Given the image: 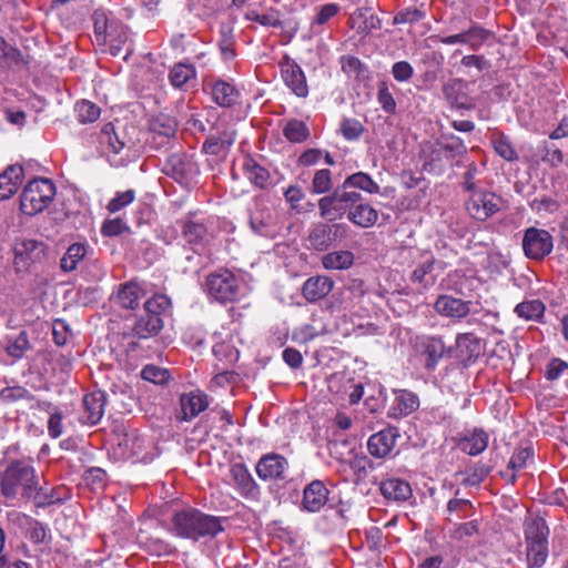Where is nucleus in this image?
Returning a JSON list of instances; mask_svg holds the SVG:
<instances>
[{
    "mask_svg": "<svg viewBox=\"0 0 568 568\" xmlns=\"http://www.w3.org/2000/svg\"><path fill=\"white\" fill-rule=\"evenodd\" d=\"M465 205L473 219L484 222L500 210L501 199L491 192L474 191Z\"/></svg>",
    "mask_w": 568,
    "mask_h": 568,
    "instance_id": "1a4fd4ad",
    "label": "nucleus"
},
{
    "mask_svg": "<svg viewBox=\"0 0 568 568\" xmlns=\"http://www.w3.org/2000/svg\"><path fill=\"white\" fill-rule=\"evenodd\" d=\"M162 171L183 186H191L200 174L193 156L184 152H174L169 155Z\"/></svg>",
    "mask_w": 568,
    "mask_h": 568,
    "instance_id": "0eeeda50",
    "label": "nucleus"
},
{
    "mask_svg": "<svg viewBox=\"0 0 568 568\" xmlns=\"http://www.w3.org/2000/svg\"><path fill=\"white\" fill-rule=\"evenodd\" d=\"M308 241L313 248L324 251L328 248L333 241V226L326 223H318L312 227L308 234Z\"/></svg>",
    "mask_w": 568,
    "mask_h": 568,
    "instance_id": "f704fd0d",
    "label": "nucleus"
},
{
    "mask_svg": "<svg viewBox=\"0 0 568 568\" xmlns=\"http://www.w3.org/2000/svg\"><path fill=\"white\" fill-rule=\"evenodd\" d=\"M469 305L470 302H465L460 298L443 294L435 301L434 310L440 316L448 317L454 321H460L469 314Z\"/></svg>",
    "mask_w": 568,
    "mask_h": 568,
    "instance_id": "2eb2a0df",
    "label": "nucleus"
},
{
    "mask_svg": "<svg viewBox=\"0 0 568 568\" xmlns=\"http://www.w3.org/2000/svg\"><path fill=\"white\" fill-rule=\"evenodd\" d=\"M126 225L122 219L105 220L102 224L101 232L105 236H118L126 230Z\"/></svg>",
    "mask_w": 568,
    "mask_h": 568,
    "instance_id": "774afa93",
    "label": "nucleus"
},
{
    "mask_svg": "<svg viewBox=\"0 0 568 568\" xmlns=\"http://www.w3.org/2000/svg\"><path fill=\"white\" fill-rule=\"evenodd\" d=\"M521 244L528 258L540 261L551 253L554 239L548 231L532 226L525 231Z\"/></svg>",
    "mask_w": 568,
    "mask_h": 568,
    "instance_id": "6e6552de",
    "label": "nucleus"
},
{
    "mask_svg": "<svg viewBox=\"0 0 568 568\" xmlns=\"http://www.w3.org/2000/svg\"><path fill=\"white\" fill-rule=\"evenodd\" d=\"M288 468V462L282 455L266 454L263 455L255 467L258 478L263 481H275L285 478Z\"/></svg>",
    "mask_w": 568,
    "mask_h": 568,
    "instance_id": "9b49d317",
    "label": "nucleus"
},
{
    "mask_svg": "<svg viewBox=\"0 0 568 568\" xmlns=\"http://www.w3.org/2000/svg\"><path fill=\"white\" fill-rule=\"evenodd\" d=\"M434 266L435 258L432 255L425 256L412 272L410 281L425 290L432 287L436 283V276L433 273Z\"/></svg>",
    "mask_w": 568,
    "mask_h": 568,
    "instance_id": "c756f323",
    "label": "nucleus"
},
{
    "mask_svg": "<svg viewBox=\"0 0 568 568\" xmlns=\"http://www.w3.org/2000/svg\"><path fill=\"white\" fill-rule=\"evenodd\" d=\"M490 32L477 23H473L469 29L465 31L466 45L470 50L477 51L489 38Z\"/></svg>",
    "mask_w": 568,
    "mask_h": 568,
    "instance_id": "a18cd8bd",
    "label": "nucleus"
},
{
    "mask_svg": "<svg viewBox=\"0 0 568 568\" xmlns=\"http://www.w3.org/2000/svg\"><path fill=\"white\" fill-rule=\"evenodd\" d=\"M22 168L11 165L0 174V201L11 197L21 183Z\"/></svg>",
    "mask_w": 568,
    "mask_h": 568,
    "instance_id": "7c9ffc66",
    "label": "nucleus"
},
{
    "mask_svg": "<svg viewBox=\"0 0 568 568\" xmlns=\"http://www.w3.org/2000/svg\"><path fill=\"white\" fill-rule=\"evenodd\" d=\"M99 142L104 150L113 154H120L124 151L128 155V152L135 145L131 139H125L124 135L120 136L111 123L103 125L99 135Z\"/></svg>",
    "mask_w": 568,
    "mask_h": 568,
    "instance_id": "f3484780",
    "label": "nucleus"
},
{
    "mask_svg": "<svg viewBox=\"0 0 568 568\" xmlns=\"http://www.w3.org/2000/svg\"><path fill=\"white\" fill-rule=\"evenodd\" d=\"M214 356L224 364H232L237 361L239 352L229 342H219L213 345Z\"/></svg>",
    "mask_w": 568,
    "mask_h": 568,
    "instance_id": "5fc2aeb1",
    "label": "nucleus"
},
{
    "mask_svg": "<svg viewBox=\"0 0 568 568\" xmlns=\"http://www.w3.org/2000/svg\"><path fill=\"white\" fill-rule=\"evenodd\" d=\"M141 377L153 384L163 385L169 381L170 373L165 368L155 365H146L141 371Z\"/></svg>",
    "mask_w": 568,
    "mask_h": 568,
    "instance_id": "13d9d810",
    "label": "nucleus"
},
{
    "mask_svg": "<svg viewBox=\"0 0 568 568\" xmlns=\"http://www.w3.org/2000/svg\"><path fill=\"white\" fill-rule=\"evenodd\" d=\"M341 132L346 140H357L364 132L363 124L356 119H344Z\"/></svg>",
    "mask_w": 568,
    "mask_h": 568,
    "instance_id": "e2e57ef3",
    "label": "nucleus"
},
{
    "mask_svg": "<svg viewBox=\"0 0 568 568\" xmlns=\"http://www.w3.org/2000/svg\"><path fill=\"white\" fill-rule=\"evenodd\" d=\"M163 327V320L158 315L145 313L136 321L133 332L139 338H149L156 335Z\"/></svg>",
    "mask_w": 568,
    "mask_h": 568,
    "instance_id": "2f4dec72",
    "label": "nucleus"
},
{
    "mask_svg": "<svg viewBox=\"0 0 568 568\" xmlns=\"http://www.w3.org/2000/svg\"><path fill=\"white\" fill-rule=\"evenodd\" d=\"M334 286V282L327 276H313L307 278L302 287V295L310 303H315L327 296Z\"/></svg>",
    "mask_w": 568,
    "mask_h": 568,
    "instance_id": "4be33fe9",
    "label": "nucleus"
},
{
    "mask_svg": "<svg viewBox=\"0 0 568 568\" xmlns=\"http://www.w3.org/2000/svg\"><path fill=\"white\" fill-rule=\"evenodd\" d=\"M377 101L386 113H395L396 102L393 94L389 91L387 82L385 81H382L378 84Z\"/></svg>",
    "mask_w": 568,
    "mask_h": 568,
    "instance_id": "052dcab7",
    "label": "nucleus"
},
{
    "mask_svg": "<svg viewBox=\"0 0 568 568\" xmlns=\"http://www.w3.org/2000/svg\"><path fill=\"white\" fill-rule=\"evenodd\" d=\"M399 434L395 427L384 428L373 434L367 440L368 453L375 458H385L395 448Z\"/></svg>",
    "mask_w": 568,
    "mask_h": 568,
    "instance_id": "ddd939ff",
    "label": "nucleus"
},
{
    "mask_svg": "<svg viewBox=\"0 0 568 568\" xmlns=\"http://www.w3.org/2000/svg\"><path fill=\"white\" fill-rule=\"evenodd\" d=\"M532 456H534V450L530 447L519 448L513 454V456L508 463V467L514 471L509 477V480L511 483H515V480H516L515 473L524 469L527 466L528 460H530L532 458Z\"/></svg>",
    "mask_w": 568,
    "mask_h": 568,
    "instance_id": "864d4df0",
    "label": "nucleus"
},
{
    "mask_svg": "<svg viewBox=\"0 0 568 568\" xmlns=\"http://www.w3.org/2000/svg\"><path fill=\"white\" fill-rule=\"evenodd\" d=\"M212 98L220 106L229 108L235 104L239 92L231 83L220 80L212 87Z\"/></svg>",
    "mask_w": 568,
    "mask_h": 568,
    "instance_id": "c9c22d12",
    "label": "nucleus"
},
{
    "mask_svg": "<svg viewBox=\"0 0 568 568\" xmlns=\"http://www.w3.org/2000/svg\"><path fill=\"white\" fill-rule=\"evenodd\" d=\"M230 474L241 495L254 497L258 494V486L243 463L233 464L230 468Z\"/></svg>",
    "mask_w": 568,
    "mask_h": 568,
    "instance_id": "5701e85b",
    "label": "nucleus"
},
{
    "mask_svg": "<svg viewBox=\"0 0 568 568\" xmlns=\"http://www.w3.org/2000/svg\"><path fill=\"white\" fill-rule=\"evenodd\" d=\"M209 404L210 402L207 395L200 389L182 394L180 397V418L184 422L192 420L202 412H204L209 407Z\"/></svg>",
    "mask_w": 568,
    "mask_h": 568,
    "instance_id": "dca6fc26",
    "label": "nucleus"
},
{
    "mask_svg": "<svg viewBox=\"0 0 568 568\" xmlns=\"http://www.w3.org/2000/svg\"><path fill=\"white\" fill-rule=\"evenodd\" d=\"M55 196V185L49 179L39 178L30 181L20 195V210L27 215L44 211Z\"/></svg>",
    "mask_w": 568,
    "mask_h": 568,
    "instance_id": "20e7f679",
    "label": "nucleus"
},
{
    "mask_svg": "<svg viewBox=\"0 0 568 568\" xmlns=\"http://www.w3.org/2000/svg\"><path fill=\"white\" fill-rule=\"evenodd\" d=\"M425 14L417 8H407L396 13L394 17L395 24H404V23H416L424 19Z\"/></svg>",
    "mask_w": 568,
    "mask_h": 568,
    "instance_id": "0e129e2a",
    "label": "nucleus"
},
{
    "mask_svg": "<svg viewBox=\"0 0 568 568\" xmlns=\"http://www.w3.org/2000/svg\"><path fill=\"white\" fill-rule=\"evenodd\" d=\"M546 306L540 300H528L517 304L514 312L525 321L539 322L545 314Z\"/></svg>",
    "mask_w": 568,
    "mask_h": 568,
    "instance_id": "4c0bfd02",
    "label": "nucleus"
},
{
    "mask_svg": "<svg viewBox=\"0 0 568 568\" xmlns=\"http://www.w3.org/2000/svg\"><path fill=\"white\" fill-rule=\"evenodd\" d=\"M143 288L134 282H128L120 285L115 300L121 307L126 310H135L140 305V301L144 297Z\"/></svg>",
    "mask_w": 568,
    "mask_h": 568,
    "instance_id": "c85d7f7f",
    "label": "nucleus"
},
{
    "mask_svg": "<svg viewBox=\"0 0 568 568\" xmlns=\"http://www.w3.org/2000/svg\"><path fill=\"white\" fill-rule=\"evenodd\" d=\"M235 141V131L225 126L217 133L210 134L202 145L204 153L220 155L226 153Z\"/></svg>",
    "mask_w": 568,
    "mask_h": 568,
    "instance_id": "412c9836",
    "label": "nucleus"
},
{
    "mask_svg": "<svg viewBox=\"0 0 568 568\" xmlns=\"http://www.w3.org/2000/svg\"><path fill=\"white\" fill-rule=\"evenodd\" d=\"M74 112L77 120L81 124L92 123L97 121L101 114L100 108L89 100L78 101L74 105Z\"/></svg>",
    "mask_w": 568,
    "mask_h": 568,
    "instance_id": "79ce46f5",
    "label": "nucleus"
},
{
    "mask_svg": "<svg viewBox=\"0 0 568 568\" xmlns=\"http://www.w3.org/2000/svg\"><path fill=\"white\" fill-rule=\"evenodd\" d=\"M347 220L356 226L368 229L376 224L378 212L368 203H363L362 200L352 207L349 214H347Z\"/></svg>",
    "mask_w": 568,
    "mask_h": 568,
    "instance_id": "bb28decb",
    "label": "nucleus"
},
{
    "mask_svg": "<svg viewBox=\"0 0 568 568\" xmlns=\"http://www.w3.org/2000/svg\"><path fill=\"white\" fill-rule=\"evenodd\" d=\"M150 129L154 134L171 138L176 131V122L173 118L161 114L151 121Z\"/></svg>",
    "mask_w": 568,
    "mask_h": 568,
    "instance_id": "8fccbe9b",
    "label": "nucleus"
},
{
    "mask_svg": "<svg viewBox=\"0 0 568 568\" xmlns=\"http://www.w3.org/2000/svg\"><path fill=\"white\" fill-rule=\"evenodd\" d=\"M105 407V393L102 390H95L87 394L83 397V408L87 423L91 425L98 424L103 414Z\"/></svg>",
    "mask_w": 568,
    "mask_h": 568,
    "instance_id": "b1692460",
    "label": "nucleus"
},
{
    "mask_svg": "<svg viewBox=\"0 0 568 568\" xmlns=\"http://www.w3.org/2000/svg\"><path fill=\"white\" fill-rule=\"evenodd\" d=\"M392 74L396 81L407 82L413 78L414 69L407 61H398L393 64Z\"/></svg>",
    "mask_w": 568,
    "mask_h": 568,
    "instance_id": "338daca9",
    "label": "nucleus"
},
{
    "mask_svg": "<svg viewBox=\"0 0 568 568\" xmlns=\"http://www.w3.org/2000/svg\"><path fill=\"white\" fill-rule=\"evenodd\" d=\"M419 407L418 396L407 389L394 390V400L388 409V417L402 418L410 415Z\"/></svg>",
    "mask_w": 568,
    "mask_h": 568,
    "instance_id": "a211bd4d",
    "label": "nucleus"
},
{
    "mask_svg": "<svg viewBox=\"0 0 568 568\" xmlns=\"http://www.w3.org/2000/svg\"><path fill=\"white\" fill-rule=\"evenodd\" d=\"M1 493L7 499L21 497L37 507H48L64 500L62 488H50L41 480L31 462L11 460L0 475Z\"/></svg>",
    "mask_w": 568,
    "mask_h": 568,
    "instance_id": "f257e3e1",
    "label": "nucleus"
},
{
    "mask_svg": "<svg viewBox=\"0 0 568 568\" xmlns=\"http://www.w3.org/2000/svg\"><path fill=\"white\" fill-rule=\"evenodd\" d=\"M204 287L209 296L222 304L236 302L242 295L241 280L227 268L210 273Z\"/></svg>",
    "mask_w": 568,
    "mask_h": 568,
    "instance_id": "39448f33",
    "label": "nucleus"
},
{
    "mask_svg": "<svg viewBox=\"0 0 568 568\" xmlns=\"http://www.w3.org/2000/svg\"><path fill=\"white\" fill-rule=\"evenodd\" d=\"M283 134L290 142L301 143L307 140L310 131L303 121L293 119L284 126Z\"/></svg>",
    "mask_w": 568,
    "mask_h": 568,
    "instance_id": "c03bdc74",
    "label": "nucleus"
},
{
    "mask_svg": "<svg viewBox=\"0 0 568 568\" xmlns=\"http://www.w3.org/2000/svg\"><path fill=\"white\" fill-rule=\"evenodd\" d=\"M83 479L87 485H91L94 489L102 488L106 479V473L102 468L91 467L85 470Z\"/></svg>",
    "mask_w": 568,
    "mask_h": 568,
    "instance_id": "69168bd1",
    "label": "nucleus"
},
{
    "mask_svg": "<svg viewBox=\"0 0 568 568\" xmlns=\"http://www.w3.org/2000/svg\"><path fill=\"white\" fill-rule=\"evenodd\" d=\"M333 187L332 172L328 169H321L314 173L311 192L313 194H326Z\"/></svg>",
    "mask_w": 568,
    "mask_h": 568,
    "instance_id": "3c124183",
    "label": "nucleus"
},
{
    "mask_svg": "<svg viewBox=\"0 0 568 568\" xmlns=\"http://www.w3.org/2000/svg\"><path fill=\"white\" fill-rule=\"evenodd\" d=\"M420 353L426 357L425 368L434 371L446 353V346L439 336H425L418 344Z\"/></svg>",
    "mask_w": 568,
    "mask_h": 568,
    "instance_id": "6ab92c4d",
    "label": "nucleus"
},
{
    "mask_svg": "<svg viewBox=\"0 0 568 568\" xmlns=\"http://www.w3.org/2000/svg\"><path fill=\"white\" fill-rule=\"evenodd\" d=\"M281 77L285 85L298 98L308 95L306 77L300 64L288 55L280 61Z\"/></svg>",
    "mask_w": 568,
    "mask_h": 568,
    "instance_id": "9d476101",
    "label": "nucleus"
},
{
    "mask_svg": "<svg viewBox=\"0 0 568 568\" xmlns=\"http://www.w3.org/2000/svg\"><path fill=\"white\" fill-rule=\"evenodd\" d=\"M354 255L349 251H335L322 257V264L326 270H346L353 265Z\"/></svg>",
    "mask_w": 568,
    "mask_h": 568,
    "instance_id": "ea45409f",
    "label": "nucleus"
},
{
    "mask_svg": "<svg viewBox=\"0 0 568 568\" xmlns=\"http://www.w3.org/2000/svg\"><path fill=\"white\" fill-rule=\"evenodd\" d=\"M222 521L221 517L190 507L174 513L171 519V532L193 542L213 539L224 530Z\"/></svg>",
    "mask_w": 568,
    "mask_h": 568,
    "instance_id": "f03ea898",
    "label": "nucleus"
},
{
    "mask_svg": "<svg viewBox=\"0 0 568 568\" xmlns=\"http://www.w3.org/2000/svg\"><path fill=\"white\" fill-rule=\"evenodd\" d=\"M24 63L19 49L9 44L4 38L0 37V64L11 67Z\"/></svg>",
    "mask_w": 568,
    "mask_h": 568,
    "instance_id": "603ef678",
    "label": "nucleus"
},
{
    "mask_svg": "<svg viewBox=\"0 0 568 568\" xmlns=\"http://www.w3.org/2000/svg\"><path fill=\"white\" fill-rule=\"evenodd\" d=\"M328 453L329 455L338 460L339 463L345 464L349 460V457L353 456L355 447L351 445L347 439H334L328 443Z\"/></svg>",
    "mask_w": 568,
    "mask_h": 568,
    "instance_id": "de8ad7c7",
    "label": "nucleus"
},
{
    "mask_svg": "<svg viewBox=\"0 0 568 568\" xmlns=\"http://www.w3.org/2000/svg\"><path fill=\"white\" fill-rule=\"evenodd\" d=\"M171 301L163 294H155L144 303V312L151 315H161L169 310Z\"/></svg>",
    "mask_w": 568,
    "mask_h": 568,
    "instance_id": "6e6d98bb",
    "label": "nucleus"
},
{
    "mask_svg": "<svg viewBox=\"0 0 568 568\" xmlns=\"http://www.w3.org/2000/svg\"><path fill=\"white\" fill-rule=\"evenodd\" d=\"M468 91L469 83L463 79H450L443 85L445 99L457 109L470 110L474 108V102Z\"/></svg>",
    "mask_w": 568,
    "mask_h": 568,
    "instance_id": "4468645a",
    "label": "nucleus"
},
{
    "mask_svg": "<svg viewBox=\"0 0 568 568\" xmlns=\"http://www.w3.org/2000/svg\"><path fill=\"white\" fill-rule=\"evenodd\" d=\"M363 200L361 193L339 184L332 193L322 196L317 206L320 215L328 222L342 220L349 214L352 207Z\"/></svg>",
    "mask_w": 568,
    "mask_h": 568,
    "instance_id": "7ed1b4c3",
    "label": "nucleus"
},
{
    "mask_svg": "<svg viewBox=\"0 0 568 568\" xmlns=\"http://www.w3.org/2000/svg\"><path fill=\"white\" fill-rule=\"evenodd\" d=\"M248 224L255 234L266 236L270 234L271 214L264 210L252 212Z\"/></svg>",
    "mask_w": 568,
    "mask_h": 568,
    "instance_id": "09e8293b",
    "label": "nucleus"
},
{
    "mask_svg": "<svg viewBox=\"0 0 568 568\" xmlns=\"http://www.w3.org/2000/svg\"><path fill=\"white\" fill-rule=\"evenodd\" d=\"M328 500V489L323 481L313 480L304 488L303 508L310 513L320 511Z\"/></svg>",
    "mask_w": 568,
    "mask_h": 568,
    "instance_id": "aec40b11",
    "label": "nucleus"
},
{
    "mask_svg": "<svg viewBox=\"0 0 568 568\" xmlns=\"http://www.w3.org/2000/svg\"><path fill=\"white\" fill-rule=\"evenodd\" d=\"M30 348V342L26 332H20L14 337H9L6 345V352L14 359L23 357L26 352Z\"/></svg>",
    "mask_w": 568,
    "mask_h": 568,
    "instance_id": "37998d69",
    "label": "nucleus"
},
{
    "mask_svg": "<svg viewBox=\"0 0 568 568\" xmlns=\"http://www.w3.org/2000/svg\"><path fill=\"white\" fill-rule=\"evenodd\" d=\"M134 199L135 192L133 190L116 192L115 195L109 201L106 209L109 212L115 213L131 204Z\"/></svg>",
    "mask_w": 568,
    "mask_h": 568,
    "instance_id": "680f3d73",
    "label": "nucleus"
},
{
    "mask_svg": "<svg viewBox=\"0 0 568 568\" xmlns=\"http://www.w3.org/2000/svg\"><path fill=\"white\" fill-rule=\"evenodd\" d=\"M381 493L387 499L395 501H405L412 497L410 485L400 478H387L381 484Z\"/></svg>",
    "mask_w": 568,
    "mask_h": 568,
    "instance_id": "cd10ccee",
    "label": "nucleus"
},
{
    "mask_svg": "<svg viewBox=\"0 0 568 568\" xmlns=\"http://www.w3.org/2000/svg\"><path fill=\"white\" fill-rule=\"evenodd\" d=\"M438 144L448 158H460L467 153L464 141L454 134H443Z\"/></svg>",
    "mask_w": 568,
    "mask_h": 568,
    "instance_id": "a19ab883",
    "label": "nucleus"
},
{
    "mask_svg": "<svg viewBox=\"0 0 568 568\" xmlns=\"http://www.w3.org/2000/svg\"><path fill=\"white\" fill-rule=\"evenodd\" d=\"M316 13L311 23L313 31L318 32L320 28L326 24L332 18L338 14L341 7L337 3H325L315 9Z\"/></svg>",
    "mask_w": 568,
    "mask_h": 568,
    "instance_id": "49530a36",
    "label": "nucleus"
},
{
    "mask_svg": "<svg viewBox=\"0 0 568 568\" xmlns=\"http://www.w3.org/2000/svg\"><path fill=\"white\" fill-rule=\"evenodd\" d=\"M45 244L36 240H22L14 246V263L18 267L28 268L40 262L45 255Z\"/></svg>",
    "mask_w": 568,
    "mask_h": 568,
    "instance_id": "f8f14e48",
    "label": "nucleus"
},
{
    "mask_svg": "<svg viewBox=\"0 0 568 568\" xmlns=\"http://www.w3.org/2000/svg\"><path fill=\"white\" fill-rule=\"evenodd\" d=\"M549 529L544 519H531L525 525L527 562L529 568L541 567L548 557Z\"/></svg>",
    "mask_w": 568,
    "mask_h": 568,
    "instance_id": "423d86ee",
    "label": "nucleus"
},
{
    "mask_svg": "<svg viewBox=\"0 0 568 568\" xmlns=\"http://www.w3.org/2000/svg\"><path fill=\"white\" fill-rule=\"evenodd\" d=\"M196 70L193 64L187 62L175 63L169 73L170 83L174 88H183L185 84L195 81Z\"/></svg>",
    "mask_w": 568,
    "mask_h": 568,
    "instance_id": "e433bc0d",
    "label": "nucleus"
},
{
    "mask_svg": "<svg viewBox=\"0 0 568 568\" xmlns=\"http://www.w3.org/2000/svg\"><path fill=\"white\" fill-rule=\"evenodd\" d=\"M182 233L187 243L193 245H203L206 242V225L196 220L187 219L182 225Z\"/></svg>",
    "mask_w": 568,
    "mask_h": 568,
    "instance_id": "58836bf2",
    "label": "nucleus"
},
{
    "mask_svg": "<svg viewBox=\"0 0 568 568\" xmlns=\"http://www.w3.org/2000/svg\"><path fill=\"white\" fill-rule=\"evenodd\" d=\"M342 184L348 190H361L368 194H378L379 185L365 172H356L348 175Z\"/></svg>",
    "mask_w": 568,
    "mask_h": 568,
    "instance_id": "72a5a7b5",
    "label": "nucleus"
},
{
    "mask_svg": "<svg viewBox=\"0 0 568 568\" xmlns=\"http://www.w3.org/2000/svg\"><path fill=\"white\" fill-rule=\"evenodd\" d=\"M89 246L85 243L71 244L60 260V268L64 273L75 271L88 254Z\"/></svg>",
    "mask_w": 568,
    "mask_h": 568,
    "instance_id": "473e14b6",
    "label": "nucleus"
},
{
    "mask_svg": "<svg viewBox=\"0 0 568 568\" xmlns=\"http://www.w3.org/2000/svg\"><path fill=\"white\" fill-rule=\"evenodd\" d=\"M33 396L22 386L6 387L0 392V402L11 404L22 399H31Z\"/></svg>",
    "mask_w": 568,
    "mask_h": 568,
    "instance_id": "bf43d9fd",
    "label": "nucleus"
},
{
    "mask_svg": "<svg viewBox=\"0 0 568 568\" xmlns=\"http://www.w3.org/2000/svg\"><path fill=\"white\" fill-rule=\"evenodd\" d=\"M493 145L496 153L504 160L511 162L518 159V155L507 136L503 134L496 136L493 140Z\"/></svg>",
    "mask_w": 568,
    "mask_h": 568,
    "instance_id": "4d7b16f0",
    "label": "nucleus"
},
{
    "mask_svg": "<svg viewBox=\"0 0 568 568\" xmlns=\"http://www.w3.org/2000/svg\"><path fill=\"white\" fill-rule=\"evenodd\" d=\"M488 439V434L485 430L475 428L463 435L458 442V447L462 452L476 456L487 448Z\"/></svg>",
    "mask_w": 568,
    "mask_h": 568,
    "instance_id": "393cba45",
    "label": "nucleus"
},
{
    "mask_svg": "<svg viewBox=\"0 0 568 568\" xmlns=\"http://www.w3.org/2000/svg\"><path fill=\"white\" fill-rule=\"evenodd\" d=\"M243 172L246 179L254 186L261 190L271 185V174L268 170L251 156L245 158L243 162Z\"/></svg>",
    "mask_w": 568,
    "mask_h": 568,
    "instance_id": "a878e982",
    "label": "nucleus"
}]
</instances>
